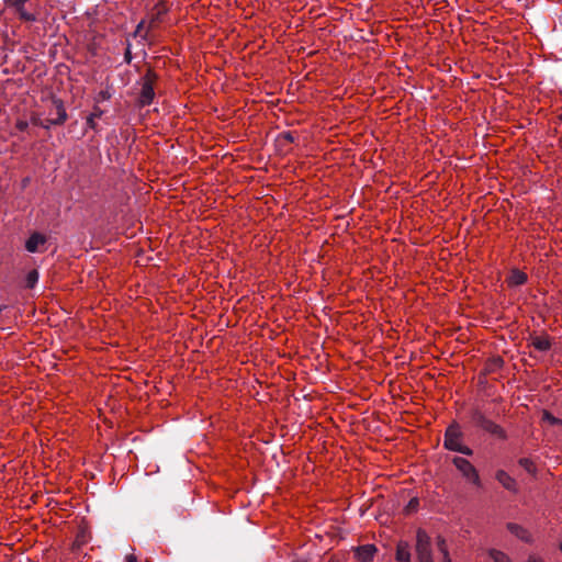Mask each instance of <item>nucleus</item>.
Listing matches in <instances>:
<instances>
[{"label": "nucleus", "instance_id": "nucleus-25", "mask_svg": "<svg viewBox=\"0 0 562 562\" xmlns=\"http://www.w3.org/2000/svg\"><path fill=\"white\" fill-rule=\"evenodd\" d=\"M87 125H88L90 128H92V130H94V128H95L97 124H95V121L93 120V115H90V116L87 119Z\"/></svg>", "mask_w": 562, "mask_h": 562}, {"label": "nucleus", "instance_id": "nucleus-32", "mask_svg": "<svg viewBox=\"0 0 562 562\" xmlns=\"http://www.w3.org/2000/svg\"><path fill=\"white\" fill-rule=\"evenodd\" d=\"M5 308V306H0V313Z\"/></svg>", "mask_w": 562, "mask_h": 562}, {"label": "nucleus", "instance_id": "nucleus-7", "mask_svg": "<svg viewBox=\"0 0 562 562\" xmlns=\"http://www.w3.org/2000/svg\"><path fill=\"white\" fill-rule=\"evenodd\" d=\"M27 0H13V7L19 15L20 20L24 22H35L37 16L35 13L26 10L25 4Z\"/></svg>", "mask_w": 562, "mask_h": 562}, {"label": "nucleus", "instance_id": "nucleus-1", "mask_svg": "<svg viewBox=\"0 0 562 562\" xmlns=\"http://www.w3.org/2000/svg\"><path fill=\"white\" fill-rule=\"evenodd\" d=\"M462 432L460 431L459 426L457 424L450 425L445 432L443 447L451 451H457L465 456H471L473 451L469 447L463 446L460 442Z\"/></svg>", "mask_w": 562, "mask_h": 562}, {"label": "nucleus", "instance_id": "nucleus-2", "mask_svg": "<svg viewBox=\"0 0 562 562\" xmlns=\"http://www.w3.org/2000/svg\"><path fill=\"white\" fill-rule=\"evenodd\" d=\"M471 419L477 427L491 434L492 436H495L499 439H506L505 430L499 425L488 419L480 409H472Z\"/></svg>", "mask_w": 562, "mask_h": 562}, {"label": "nucleus", "instance_id": "nucleus-9", "mask_svg": "<svg viewBox=\"0 0 562 562\" xmlns=\"http://www.w3.org/2000/svg\"><path fill=\"white\" fill-rule=\"evenodd\" d=\"M507 529L510 533H513L515 537H517L521 541H525L527 543H530L532 541V538H531L530 533L528 532V530L518 524L508 522Z\"/></svg>", "mask_w": 562, "mask_h": 562}, {"label": "nucleus", "instance_id": "nucleus-20", "mask_svg": "<svg viewBox=\"0 0 562 562\" xmlns=\"http://www.w3.org/2000/svg\"><path fill=\"white\" fill-rule=\"evenodd\" d=\"M504 364V360L501 357H494L488 362L490 370H496L502 368Z\"/></svg>", "mask_w": 562, "mask_h": 562}, {"label": "nucleus", "instance_id": "nucleus-18", "mask_svg": "<svg viewBox=\"0 0 562 562\" xmlns=\"http://www.w3.org/2000/svg\"><path fill=\"white\" fill-rule=\"evenodd\" d=\"M31 122L36 125V126H41L45 130H49L50 126H53L54 124H49L48 123V119L46 120H42L40 116H32L31 119Z\"/></svg>", "mask_w": 562, "mask_h": 562}, {"label": "nucleus", "instance_id": "nucleus-33", "mask_svg": "<svg viewBox=\"0 0 562 562\" xmlns=\"http://www.w3.org/2000/svg\"><path fill=\"white\" fill-rule=\"evenodd\" d=\"M560 550H561V552H562V542H561V546H560Z\"/></svg>", "mask_w": 562, "mask_h": 562}, {"label": "nucleus", "instance_id": "nucleus-28", "mask_svg": "<svg viewBox=\"0 0 562 562\" xmlns=\"http://www.w3.org/2000/svg\"><path fill=\"white\" fill-rule=\"evenodd\" d=\"M527 562H542V560L536 555H529Z\"/></svg>", "mask_w": 562, "mask_h": 562}, {"label": "nucleus", "instance_id": "nucleus-4", "mask_svg": "<svg viewBox=\"0 0 562 562\" xmlns=\"http://www.w3.org/2000/svg\"><path fill=\"white\" fill-rule=\"evenodd\" d=\"M416 554L419 562H434L430 547V537L424 529L416 532Z\"/></svg>", "mask_w": 562, "mask_h": 562}, {"label": "nucleus", "instance_id": "nucleus-10", "mask_svg": "<svg viewBox=\"0 0 562 562\" xmlns=\"http://www.w3.org/2000/svg\"><path fill=\"white\" fill-rule=\"evenodd\" d=\"M46 243V237L40 233H33L25 243V248L30 252H37L38 247Z\"/></svg>", "mask_w": 562, "mask_h": 562}, {"label": "nucleus", "instance_id": "nucleus-12", "mask_svg": "<svg viewBox=\"0 0 562 562\" xmlns=\"http://www.w3.org/2000/svg\"><path fill=\"white\" fill-rule=\"evenodd\" d=\"M531 345L539 351H548L551 348V341L548 336L532 337Z\"/></svg>", "mask_w": 562, "mask_h": 562}, {"label": "nucleus", "instance_id": "nucleus-6", "mask_svg": "<svg viewBox=\"0 0 562 562\" xmlns=\"http://www.w3.org/2000/svg\"><path fill=\"white\" fill-rule=\"evenodd\" d=\"M53 105L55 108L56 116L48 119V123L54 125H63L68 117L64 102L60 99H54Z\"/></svg>", "mask_w": 562, "mask_h": 562}, {"label": "nucleus", "instance_id": "nucleus-13", "mask_svg": "<svg viewBox=\"0 0 562 562\" xmlns=\"http://www.w3.org/2000/svg\"><path fill=\"white\" fill-rule=\"evenodd\" d=\"M396 560L398 562H411L409 546L407 542H400L397 544Z\"/></svg>", "mask_w": 562, "mask_h": 562}, {"label": "nucleus", "instance_id": "nucleus-14", "mask_svg": "<svg viewBox=\"0 0 562 562\" xmlns=\"http://www.w3.org/2000/svg\"><path fill=\"white\" fill-rule=\"evenodd\" d=\"M527 281V274L520 270H513L508 278V284L510 286H518Z\"/></svg>", "mask_w": 562, "mask_h": 562}, {"label": "nucleus", "instance_id": "nucleus-3", "mask_svg": "<svg viewBox=\"0 0 562 562\" xmlns=\"http://www.w3.org/2000/svg\"><path fill=\"white\" fill-rule=\"evenodd\" d=\"M156 80L157 75L151 69H148L142 79V89L138 98V102L142 106H147L154 101V83Z\"/></svg>", "mask_w": 562, "mask_h": 562}, {"label": "nucleus", "instance_id": "nucleus-11", "mask_svg": "<svg viewBox=\"0 0 562 562\" xmlns=\"http://www.w3.org/2000/svg\"><path fill=\"white\" fill-rule=\"evenodd\" d=\"M496 480L503 485L504 488L510 492H517L516 481L504 470L496 472Z\"/></svg>", "mask_w": 562, "mask_h": 562}, {"label": "nucleus", "instance_id": "nucleus-29", "mask_svg": "<svg viewBox=\"0 0 562 562\" xmlns=\"http://www.w3.org/2000/svg\"><path fill=\"white\" fill-rule=\"evenodd\" d=\"M143 26H144V21L138 23V25L135 30V33H134L135 36L142 31Z\"/></svg>", "mask_w": 562, "mask_h": 562}, {"label": "nucleus", "instance_id": "nucleus-21", "mask_svg": "<svg viewBox=\"0 0 562 562\" xmlns=\"http://www.w3.org/2000/svg\"><path fill=\"white\" fill-rule=\"evenodd\" d=\"M418 506H419V501H418V498H412V499L408 502V504L406 505V507H405V513H406V514H412V513H414V512H416V510H417Z\"/></svg>", "mask_w": 562, "mask_h": 562}, {"label": "nucleus", "instance_id": "nucleus-31", "mask_svg": "<svg viewBox=\"0 0 562 562\" xmlns=\"http://www.w3.org/2000/svg\"><path fill=\"white\" fill-rule=\"evenodd\" d=\"M101 114H102V111L98 110V111L93 112L91 115H93V120H95L97 117H100Z\"/></svg>", "mask_w": 562, "mask_h": 562}, {"label": "nucleus", "instance_id": "nucleus-8", "mask_svg": "<svg viewBox=\"0 0 562 562\" xmlns=\"http://www.w3.org/2000/svg\"><path fill=\"white\" fill-rule=\"evenodd\" d=\"M376 552L374 544H364L355 549L356 558L361 562H370Z\"/></svg>", "mask_w": 562, "mask_h": 562}, {"label": "nucleus", "instance_id": "nucleus-5", "mask_svg": "<svg viewBox=\"0 0 562 562\" xmlns=\"http://www.w3.org/2000/svg\"><path fill=\"white\" fill-rule=\"evenodd\" d=\"M456 468L462 473V475L476 486L481 485V480L476 469L462 457H454L452 460Z\"/></svg>", "mask_w": 562, "mask_h": 562}, {"label": "nucleus", "instance_id": "nucleus-26", "mask_svg": "<svg viewBox=\"0 0 562 562\" xmlns=\"http://www.w3.org/2000/svg\"><path fill=\"white\" fill-rule=\"evenodd\" d=\"M124 58L127 63L131 61L132 59V54H131V44H128L127 48H126V52H125V55H124Z\"/></svg>", "mask_w": 562, "mask_h": 562}, {"label": "nucleus", "instance_id": "nucleus-16", "mask_svg": "<svg viewBox=\"0 0 562 562\" xmlns=\"http://www.w3.org/2000/svg\"><path fill=\"white\" fill-rule=\"evenodd\" d=\"M37 281H38V272L36 270H31L26 274L25 286L29 288V289H32V288L35 286Z\"/></svg>", "mask_w": 562, "mask_h": 562}, {"label": "nucleus", "instance_id": "nucleus-23", "mask_svg": "<svg viewBox=\"0 0 562 562\" xmlns=\"http://www.w3.org/2000/svg\"><path fill=\"white\" fill-rule=\"evenodd\" d=\"M280 137L288 143H293L295 140V135L292 132H283L280 134Z\"/></svg>", "mask_w": 562, "mask_h": 562}, {"label": "nucleus", "instance_id": "nucleus-34", "mask_svg": "<svg viewBox=\"0 0 562 562\" xmlns=\"http://www.w3.org/2000/svg\"><path fill=\"white\" fill-rule=\"evenodd\" d=\"M560 120L562 121V114L560 115Z\"/></svg>", "mask_w": 562, "mask_h": 562}, {"label": "nucleus", "instance_id": "nucleus-15", "mask_svg": "<svg viewBox=\"0 0 562 562\" xmlns=\"http://www.w3.org/2000/svg\"><path fill=\"white\" fill-rule=\"evenodd\" d=\"M488 555L494 562H512L510 558L506 553L496 549H491L488 551Z\"/></svg>", "mask_w": 562, "mask_h": 562}, {"label": "nucleus", "instance_id": "nucleus-19", "mask_svg": "<svg viewBox=\"0 0 562 562\" xmlns=\"http://www.w3.org/2000/svg\"><path fill=\"white\" fill-rule=\"evenodd\" d=\"M542 418L550 423L551 425H562V419L554 417L550 412L544 411L542 414Z\"/></svg>", "mask_w": 562, "mask_h": 562}, {"label": "nucleus", "instance_id": "nucleus-17", "mask_svg": "<svg viewBox=\"0 0 562 562\" xmlns=\"http://www.w3.org/2000/svg\"><path fill=\"white\" fill-rule=\"evenodd\" d=\"M518 463L528 473H530V474L536 473V465L530 459L521 458V459H519Z\"/></svg>", "mask_w": 562, "mask_h": 562}, {"label": "nucleus", "instance_id": "nucleus-24", "mask_svg": "<svg viewBox=\"0 0 562 562\" xmlns=\"http://www.w3.org/2000/svg\"><path fill=\"white\" fill-rule=\"evenodd\" d=\"M15 127L20 132H25L29 128V123L26 121L20 120V121L16 122Z\"/></svg>", "mask_w": 562, "mask_h": 562}, {"label": "nucleus", "instance_id": "nucleus-27", "mask_svg": "<svg viewBox=\"0 0 562 562\" xmlns=\"http://www.w3.org/2000/svg\"><path fill=\"white\" fill-rule=\"evenodd\" d=\"M125 562H138L137 558L134 554H128L125 558Z\"/></svg>", "mask_w": 562, "mask_h": 562}, {"label": "nucleus", "instance_id": "nucleus-22", "mask_svg": "<svg viewBox=\"0 0 562 562\" xmlns=\"http://www.w3.org/2000/svg\"><path fill=\"white\" fill-rule=\"evenodd\" d=\"M437 548L440 553H446V551H448L446 539L441 536L437 537Z\"/></svg>", "mask_w": 562, "mask_h": 562}, {"label": "nucleus", "instance_id": "nucleus-30", "mask_svg": "<svg viewBox=\"0 0 562 562\" xmlns=\"http://www.w3.org/2000/svg\"><path fill=\"white\" fill-rule=\"evenodd\" d=\"M441 554H442L443 562H451L448 551H446V553H441Z\"/></svg>", "mask_w": 562, "mask_h": 562}]
</instances>
